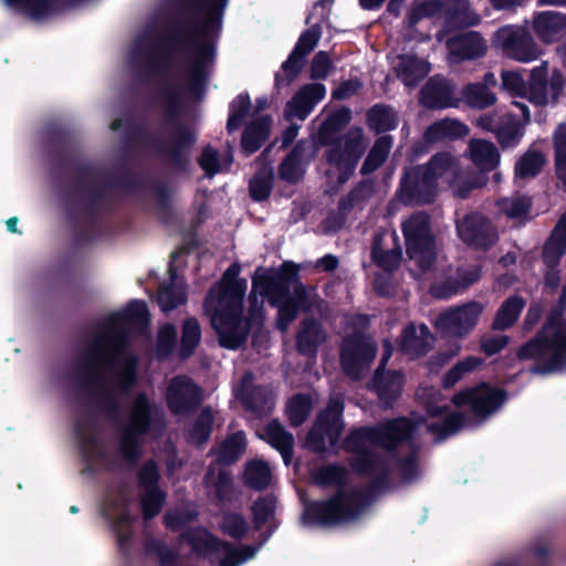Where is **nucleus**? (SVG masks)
<instances>
[{"mask_svg": "<svg viewBox=\"0 0 566 566\" xmlns=\"http://www.w3.org/2000/svg\"><path fill=\"white\" fill-rule=\"evenodd\" d=\"M242 128L239 142H270L274 128V117L272 115L250 116Z\"/></svg>", "mask_w": 566, "mask_h": 566, "instance_id": "3c124183", "label": "nucleus"}, {"mask_svg": "<svg viewBox=\"0 0 566 566\" xmlns=\"http://www.w3.org/2000/svg\"><path fill=\"white\" fill-rule=\"evenodd\" d=\"M566 253V211L557 221L549 239L543 247V260L549 265L558 264L560 258Z\"/></svg>", "mask_w": 566, "mask_h": 566, "instance_id": "c03bdc74", "label": "nucleus"}, {"mask_svg": "<svg viewBox=\"0 0 566 566\" xmlns=\"http://www.w3.org/2000/svg\"><path fill=\"white\" fill-rule=\"evenodd\" d=\"M470 159L481 171L490 172L500 164V153L495 144H469Z\"/></svg>", "mask_w": 566, "mask_h": 566, "instance_id": "bf43d9fd", "label": "nucleus"}, {"mask_svg": "<svg viewBox=\"0 0 566 566\" xmlns=\"http://www.w3.org/2000/svg\"><path fill=\"white\" fill-rule=\"evenodd\" d=\"M374 185L369 180H360L348 193L342 197L337 205V210L348 218L352 210L365 202L373 193Z\"/></svg>", "mask_w": 566, "mask_h": 566, "instance_id": "338daca9", "label": "nucleus"}, {"mask_svg": "<svg viewBox=\"0 0 566 566\" xmlns=\"http://www.w3.org/2000/svg\"><path fill=\"white\" fill-rule=\"evenodd\" d=\"M463 101L472 108L485 109L496 103V95L480 83H468L461 91Z\"/></svg>", "mask_w": 566, "mask_h": 566, "instance_id": "0e129e2a", "label": "nucleus"}, {"mask_svg": "<svg viewBox=\"0 0 566 566\" xmlns=\"http://www.w3.org/2000/svg\"><path fill=\"white\" fill-rule=\"evenodd\" d=\"M166 405L174 416L195 413L205 400V391L187 375L174 376L166 389Z\"/></svg>", "mask_w": 566, "mask_h": 566, "instance_id": "2eb2a0df", "label": "nucleus"}, {"mask_svg": "<svg viewBox=\"0 0 566 566\" xmlns=\"http://www.w3.org/2000/svg\"><path fill=\"white\" fill-rule=\"evenodd\" d=\"M400 123L398 111L385 103H376L366 112V126L370 133L378 136L375 142H392L387 133L395 130Z\"/></svg>", "mask_w": 566, "mask_h": 566, "instance_id": "c85d7f7f", "label": "nucleus"}, {"mask_svg": "<svg viewBox=\"0 0 566 566\" xmlns=\"http://www.w3.org/2000/svg\"><path fill=\"white\" fill-rule=\"evenodd\" d=\"M203 486L211 494V501L217 506L231 505L239 496L232 473L226 468L216 470L211 463L203 475Z\"/></svg>", "mask_w": 566, "mask_h": 566, "instance_id": "bb28decb", "label": "nucleus"}, {"mask_svg": "<svg viewBox=\"0 0 566 566\" xmlns=\"http://www.w3.org/2000/svg\"><path fill=\"white\" fill-rule=\"evenodd\" d=\"M405 377L398 370H375L371 379V388L376 392L382 409L392 408L400 398Z\"/></svg>", "mask_w": 566, "mask_h": 566, "instance_id": "c756f323", "label": "nucleus"}, {"mask_svg": "<svg viewBox=\"0 0 566 566\" xmlns=\"http://www.w3.org/2000/svg\"><path fill=\"white\" fill-rule=\"evenodd\" d=\"M144 552L147 556L155 555L159 566H178L180 556L178 551L168 547V545L160 539L149 537L144 542Z\"/></svg>", "mask_w": 566, "mask_h": 566, "instance_id": "774afa93", "label": "nucleus"}, {"mask_svg": "<svg viewBox=\"0 0 566 566\" xmlns=\"http://www.w3.org/2000/svg\"><path fill=\"white\" fill-rule=\"evenodd\" d=\"M431 333L426 324L419 326V333L415 324H408L401 333L400 349L405 354L417 357L424 356L429 352V338Z\"/></svg>", "mask_w": 566, "mask_h": 566, "instance_id": "a19ab883", "label": "nucleus"}, {"mask_svg": "<svg viewBox=\"0 0 566 566\" xmlns=\"http://www.w3.org/2000/svg\"><path fill=\"white\" fill-rule=\"evenodd\" d=\"M437 191L434 177L418 165L403 170L397 197L407 206H421L432 203Z\"/></svg>", "mask_w": 566, "mask_h": 566, "instance_id": "4468645a", "label": "nucleus"}, {"mask_svg": "<svg viewBox=\"0 0 566 566\" xmlns=\"http://www.w3.org/2000/svg\"><path fill=\"white\" fill-rule=\"evenodd\" d=\"M161 474L159 465L154 459L144 462L137 472V483L143 491L140 509L146 521L155 518L167 501V493L159 486Z\"/></svg>", "mask_w": 566, "mask_h": 566, "instance_id": "dca6fc26", "label": "nucleus"}, {"mask_svg": "<svg viewBox=\"0 0 566 566\" xmlns=\"http://www.w3.org/2000/svg\"><path fill=\"white\" fill-rule=\"evenodd\" d=\"M325 339L326 335L322 323L314 317H305L301 321L295 336L296 350L302 356L315 357Z\"/></svg>", "mask_w": 566, "mask_h": 566, "instance_id": "72a5a7b5", "label": "nucleus"}, {"mask_svg": "<svg viewBox=\"0 0 566 566\" xmlns=\"http://www.w3.org/2000/svg\"><path fill=\"white\" fill-rule=\"evenodd\" d=\"M395 70L397 77L407 87H416L429 74L430 65L417 55L401 54Z\"/></svg>", "mask_w": 566, "mask_h": 566, "instance_id": "4c0bfd02", "label": "nucleus"}, {"mask_svg": "<svg viewBox=\"0 0 566 566\" xmlns=\"http://www.w3.org/2000/svg\"><path fill=\"white\" fill-rule=\"evenodd\" d=\"M214 417L210 407H205L187 433L189 443L200 447L207 443L213 430Z\"/></svg>", "mask_w": 566, "mask_h": 566, "instance_id": "6e6d98bb", "label": "nucleus"}, {"mask_svg": "<svg viewBox=\"0 0 566 566\" xmlns=\"http://www.w3.org/2000/svg\"><path fill=\"white\" fill-rule=\"evenodd\" d=\"M201 340V326L196 317L182 322L178 355L181 359L191 357Z\"/></svg>", "mask_w": 566, "mask_h": 566, "instance_id": "4d7b16f0", "label": "nucleus"}, {"mask_svg": "<svg viewBox=\"0 0 566 566\" xmlns=\"http://www.w3.org/2000/svg\"><path fill=\"white\" fill-rule=\"evenodd\" d=\"M243 389L241 401L245 410L251 411L256 417H263L273 409L269 390L260 385L245 386L243 378Z\"/></svg>", "mask_w": 566, "mask_h": 566, "instance_id": "37998d69", "label": "nucleus"}, {"mask_svg": "<svg viewBox=\"0 0 566 566\" xmlns=\"http://www.w3.org/2000/svg\"><path fill=\"white\" fill-rule=\"evenodd\" d=\"M130 146L132 144H125ZM158 146V153L166 157V164L177 174L189 172V155L186 146L191 144H154Z\"/></svg>", "mask_w": 566, "mask_h": 566, "instance_id": "5fc2aeb1", "label": "nucleus"}, {"mask_svg": "<svg viewBox=\"0 0 566 566\" xmlns=\"http://www.w3.org/2000/svg\"><path fill=\"white\" fill-rule=\"evenodd\" d=\"M325 146L326 144H314ZM325 151L326 163L338 172L337 184H346L354 175L358 161L363 157L368 144H328Z\"/></svg>", "mask_w": 566, "mask_h": 566, "instance_id": "a878e982", "label": "nucleus"}, {"mask_svg": "<svg viewBox=\"0 0 566 566\" xmlns=\"http://www.w3.org/2000/svg\"><path fill=\"white\" fill-rule=\"evenodd\" d=\"M447 46L454 61H474L485 55L488 46L485 40L476 31H468L450 38Z\"/></svg>", "mask_w": 566, "mask_h": 566, "instance_id": "7c9ffc66", "label": "nucleus"}, {"mask_svg": "<svg viewBox=\"0 0 566 566\" xmlns=\"http://www.w3.org/2000/svg\"><path fill=\"white\" fill-rule=\"evenodd\" d=\"M374 432L373 426L354 428L343 440L342 448L353 454L348 464L357 475L369 476L374 474L376 468L382 462V457L378 452L366 447V442L376 447Z\"/></svg>", "mask_w": 566, "mask_h": 566, "instance_id": "ddd939ff", "label": "nucleus"}, {"mask_svg": "<svg viewBox=\"0 0 566 566\" xmlns=\"http://www.w3.org/2000/svg\"><path fill=\"white\" fill-rule=\"evenodd\" d=\"M182 541L190 545L192 552L198 556L219 552L221 539L208 531L200 533L198 530H188L181 534Z\"/></svg>", "mask_w": 566, "mask_h": 566, "instance_id": "864d4df0", "label": "nucleus"}, {"mask_svg": "<svg viewBox=\"0 0 566 566\" xmlns=\"http://www.w3.org/2000/svg\"><path fill=\"white\" fill-rule=\"evenodd\" d=\"M222 13L223 9L216 6L208 10L207 17L201 23L174 18L169 23L167 35L160 42L158 49L150 52L147 56L149 66L153 70H157L164 65L163 52H184L191 49L195 56L188 70V82L184 93L198 102L206 94L209 67L216 59L214 39L219 35L222 28Z\"/></svg>", "mask_w": 566, "mask_h": 566, "instance_id": "f03ea898", "label": "nucleus"}, {"mask_svg": "<svg viewBox=\"0 0 566 566\" xmlns=\"http://www.w3.org/2000/svg\"><path fill=\"white\" fill-rule=\"evenodd\" d=\"M441 17L449 30L474 27L481 22V17L471 8L469 0H442Z\"/></svg>", "mask_w": 566, "mask_h": 566, "instance_id": "473e14b6", "label": "nucleus"}, {"mask_svg": "<svg viewBox=\"0 0 566 566\" xmlns=\"http://www.w3.org/2000/svg\"><path fill=\"white\" fill-rule=\"evenodd\" d=\"M482 312L483 305L471 301L440 313L436 327L442 334L463 337L476 326Z\"/></svg>", "mask_w": 566, "mask_h": 566, "instance_id": "4be33fe9", "label": "nucleus"}, {"mask_svg": "<svg viewBox=\"0 0 566 566\" xmlns=\"http://www.w3.org/2000/svg\"><path fill=\"white\" fill-rule=\"evenodd\" d=\"M241 266L232 263L205 297L206 311L211 312V324L221 347L237 350L251 333L254 316H243L247 280L240 279Z\"/></svg>", "mask_w": 566, "mask_h": 566, "instance_id": "20e7f679", "label": "nucleus"}, {"mask_svg": "<svg viewBox=\"0 0 566 566\" xmlns=\"http://www.w3.org/2000/svg\"><path fill=\"white\" fill-rule=\"evenodd\" d=\"M273 186V168L268 164H263L256 169L249 181V196L254 202H263L270 198Z\"/></svg>", "mask_w": 566, "mask_h": 566, "instance_id": "09e8293b", "label": "nucleus"}, {"mask_svg": "<svg viewBox=\"0 0 566 566\" xmlns=\"http://www.w3.org/2000/svg\"><path fill=\"white\" fill-rule=\"evenodd\" d=\"M252 102L248 92L238 94L229 103L228 119L226 129L229 135L239 132L251 116Z\"/></svg>", "mask_w": 566, "mask_h": 566, "instance_id": "a18cd8bd", "label": "nucleus"}, {"mask_svg": "<svg viewBox=\"0 0 566 566\" xmlns=\"http://www.w3.org/2000/svg\"><path fill=\"white\" fill-rule=\"evenodd\" d=\"M406 252L419 269L426 273L437 261L436 239L431 232V221L426 212H415L401 224Z\"/></svg>", "mask_w": 566, "mask_h": 566, "instance_id": "1a4fd4ad", "label": "nucleus"}, {"mask_svg": "<svg viewBox=\"0 0 566 566\" xmlns=\"http://www.w3.org/2000/svg\"><path fill=\"white\" fill-rule=\"evenodd\" d=\"M374 427L376 447L386 450L389 453L410 442L417 431V423L406 416L385 419Z\"/></svg>", "mask_w": 566, "mask_h": 566, "instance_id": "393cba45", "label": "nucleus"}, {"mask_svg": "<svg viewBox=\"0 0 566 566\" xmlns=\"http://www.w3.org/2000/svg\"><path fill=\"white\" fill-rule=\"evenodd\" d=\"M111 189H119L137 198L149 193L156 200V207L160 217L164 219L170 214L171 188L167 178H155L149 172H134L125 169L119 176L106 180L87 192H85V189L80 190L86 195L85 214L88 219V227H75L74 240L77 244L93 241L97 231L99 216L103 210L108 208L107 191ZM67 216L74 224H77L76 216L72 209H67Z\"/></svg>", "mask_w": 566, "mask_h": 566, "instance_id": "7ed1b4c3", "label": "nucleus"}, {"mask_svg": "<svg viewBox=\"0 0 566 566\" xmlns=\"http://www.w3.org/2000/svg\"><path fill=\"white\" fill-rule=\"evenodd\" d=\"M503 213L511 220L528 221L532 219L531 211L533 199L527 195H516L510 198H503L499 201Z\"/></svg>", "mask_w": 566, "mask_h": 566, "instance_id": "e2e57ef3", "label": "nucleus"}, {"mask_svg": "<svg viewBox=\"0 0 566 566\" xmlns=\"http://www.w3.org/2000/svg\"><path fill=\"white\" fill-rule=\"evenodd\" d=\"M453 87L448 80L433 76L420 90V103L428 108L452 106Z\"/></svg>", "mask_w": 566, "mask_h": 566, "instance_id": "f704fd0d", "label": "nucleus"}, {"mask_svg": "<svg viewBox=\"0 0 566 566\" xmlns=\"http://www.w3.org/2000/svg\"><path fill=\"white\" fill-rule=\"evenodd\" d=\"M114 132L122 130L126 137L123 142H138L148 133V123L144 115L136 113L125 114L123 117L116 118L111 124ZM148 142H159L158 139H149Z\"/></svg>", "mask_w": 566, "mask_h": 566, "instance_id": "49530a36", "label": "nucleus"}, {"mask_svg": "<svg viewBox=\"0 0 566 566\" xmlns=\"http://www.w3.org/2000/svg\"><path fill=\"white\" fill-rule=\"evenodd\" d=\"M150 319L147 303L144 300H132L126 307L111 314L104 323V331L97 333L83 352L76 380L82 389L92 392L97 389L101 396L95 401V409L111 420H117L120 403L117 397L106 389L102 367H117L115 387L122 394H128L138 382V358L129 350L128 333L119 325L145 327Z\"/></svg>", "mask_w": 566, "mask_h": 566, "instance_id": "f257e3e1", "label": "nucleus"}, {"mask_svg": "<svg viewBox=\"0 0 566 566\" xmlns=\"http://www.w3.org/2000/svg\"><path fill=\"white\" fill-rule=\"evenodd\" d=\"M321 34V27L318 24L301 33L294 49L281 65L283 74H275L274 80L276 87H285L294 82L305 66L306 56L317 45Z\"/></svg>", "mask_w": 566, "mask_h": 566, "instance_id": "6ab92c4d", "label": "nucleus"}, {"mask_svg": "<svg viewBox=\"0 0 566 566\" xmlns=\"http://www.w3.org/2000/svg\"><path fill=\"white\" fill-rule=\"evenodd\" d=\"M166 428L163 410L144 391L138 392L127 411V420L118 431L119 453L129 465L137 464L142 457L144 438L160 434Z\"/></svg>", "mask_w": 566, "mask_h": 566, "instance_id": "423d86ee", "label": "nucleus"}, {"mask_svg": "<svg viewBox=\"0 0 566 566\" xmlns=\"http://www.w3.org/2000/svg\"><path fill=\"white\" fill-rule=\"evenodd\" d=\"M312 408L313 401L310 395L301 392L293 395L285 408L290 426L293 428L302 426L310 417Z\"/></svg>", "mask_w": 566, "mask_h": 566, "instance_id": "680f3d73", "label": "nucleus"}, {"mask_svg": "<svg viewBox=\"0 0 566 566\" xmlns=\"http://www.w3.org/2000/svg\"><path fill=\"white\" fill-rule=\"evenodd\" d=\"M377 344L361 332L346 336L339 349L343 373L352 380H360L377 355Z\"/></svg>", "mask_w": 566, "mask_h": 566, "instance_id": "f8f14e48", "label": "nucleus"}, {"mask_svg": "<svg viewBox=\"0 0 566 566\" xmlns=\"http://www.w3.org/2000/svg\"><path fill=\"white\" fill-rule=\"evenodd\" d=\"M300 280V266L292 261H284L277 270H270L252 279L253 290H258L269 301L286 296Z\"/></svg>", "mask_w": 566, "mask_h": 566, "instance_id": "5701e85b", "label": "nucleus"}, {"mask_svg": "<svg viewBox=\"0 0 566 566\" xmlns=\"http://www.w3.org/2000/svg\"><path fill=\"white\" fill-rule=\"evenodd\" d=\"M366 506L363 490L337 489L326 499L306 501L301 520L308 527L331 528L357 518Z\"/></svg>", "mask_w": 566, "mask_h": 566, "instance_id": "0eeeda50", "label": "nucleus"}, {"mask_svg": "<svg viewBox=\"0 0 566 566\" xmlns=\"http://www.w3.org/2000/svg\"><path fill=\"white\" fill-rule=\"evenodd\" d=\"M525 301L520 295L507 297L499 307L492 322V329L505 331L511 328L518 319Z\"/></svg>", "mask_w": 566, "mask_h": 566, "instance_id": "de8ad7c7", "label": "nucleus"}, {"mask_svg": "<svg viewBox=\"0 0 566 566\" xmlns=\"http://www.w3.org/2000/svg\"><path fill=\"white\" fill-rule=\"evenodd\" d=\"M292 289L293 292L289 290L286 296H277L270 301L271 305L277 307L276 326L281 331H285L300 312L310 313L314 306V298H318L315 292L313 295L310 293L304 283L294 284Z\"/></svg>", "mask_w": 566, "mask_h": 566, "instance_id": "b1692460", "label": "nucleus"}, {"mask_svg": "<svg viewBox=\"0 0 566 566\" xmlns=\"http://www.w3.org/2000/svg\"><path fill=\"white\" fill-rule=\"evenodd\" d=\"M476 125L496 137V142H513L524 134V126L517 114L489 113L476 119Z\"/></svg>", "mask_w": 566, "mask_h": 566, "instance_id": "cd10ccee", "label": "nucleus"}, {"mask_svg": "<svg viewBox=\"0 0 566 566\" xmlns=\"http://www.w3.org/2000/svg\"><path fill=\"white\" fill-rule=\"evenodd\" d=\"M566 293H562L536 335L517 350L520 360H535L531 371L549 375L566 370Z\"/></svg>", "mask_w": 566, "mask_h": 566, "instance_id": "39448f33", "label": "nucleus"}, {"mask_svg": "<svg viewBox=\"0 0 566 566\" xmlns=\"http://www.w3.org/2000/svg\"><path fill=\"white\" fill-rule=\"evenodd\" d=\"M326 87L322 83H310L298 88L291 101L286 103L285 112L304 120L314 107L325 97Z\"/></svg>", "mask_w": 566, "mask_h": 566, "instance_id": "2f4dec72", "label": "nucleus"}, {"mask_svg": "<svg viewBox=\"0 0 566 566\" xmlns=\"http://www.w3.org/2000/svg\"><path fill=\"white\" fill-rule=\"evenodd\" d=\"M493 41L506 57L515 61L531 62L541 54L533 36L523 28L502 27L494 33Z\"/></svg>", "mask_w": 566, "mask_h": 566, "instance_id": "aec40b11", "label": "nucleus"}, {"mask_svg": "<svg viewBox=\"0 0 566 566\" xmlns=\"http://www.w3.org/2000/svg\"><path fill=\"white\" fill-rule=\"evenodd\" d=\"M459 238L468 247L486 251L499 240L496 227L485 214L474 211L465 214L457 222Z\"/></svg>", "mask_w": 566, "mask_h": 566, "instance_id": "a211bd4d", "label": "nucleus"}, {"mask_svg": "<svg viewBox=\"0 0 566 566\" xmlns=\"http://www.w3.org/2000/svg\"><path fill=\"white\" fill-rule=\"evenodd\" d=\"M344 403L340 400H331L322 410L305 437V447L314 453H325L327 447L325 438L331 447H336L344 431Z\"/></svg>", "mask_w": 566, "mask_h": 566, "instance_id": "9b49d317", "label": "nucleus"}, {"mask_svg": "<svg viewBox=\"0 0 566 566\" xmlns=\"http://www.w3.org/2000/svg\"><path fill=\"white\" fill-rule=\"evenodd\" d=\"M501 88L515 97H527L535 106L557 105L566 86V78L559 69L548 75V62L535 66L526 82L516 71H502Z\"/></svg>", "mask_w": 566, "mask_h": 566, "instance_id": "6e6552de", "label": "nucleus"}, {"mask_svg": "<svg viewBox=\"0 0 566 566\" xmlns=\"http://www.w3.org/2000/svg\"><path fill=\"white\" fill-rule=\"evenodd\" d=\"M261 438L281 454L286 467L292 463L295 439L277 419H272L265 424L264 434Z\"/></svg>", "mask_w": 566, "mask_h": 566, "instance_id": "c9c22d12", "label": "nucleus"}, {"mask_svg": "<svg viewBox=\"0 0 566 566\" xmlns=\"http://www.w3.org/2000/svg\"><path fill=\"white\" fill-rule=\"evenodd\" d=\"M507 399V391L488 382L461 390L453 395L451 401L457 407L470 406L471 411L481 418L495 412Z\"/></svg>", "mask_w": 566, "mask_h": 566, "instance_id": "f3484780", "label": "nucleus"}, {"mask_svg": "<svg viewBox=\"0 0 566 566\" xmlns=\"http://www.w3.org/2000/svg\"><path fill=\"white\" fill-rule=\"evenodd\" d=\"M52 156V166L61 174L73 171L74 184L77 190H83L88 181L98 176L96 167L84 160L72 147V144H49Z\"/></svg>", "mask_w": 566, "mask_h": 566, "instance_id": "412c9836", "label": "nucleus"}, {"mask_svg": "<svg viewBox=\"0 0 566 566\" xmlns=\"http://www.w3.org/2000/svg\"><path fill=\"white\" fill-rule=\"evenodd\" d=\"M347 471L338 463H329L319 467L312 474L313 482L322 488L336 486L345 489Z\"/></svg>", "mask_w": 566, "mask_h": 566, "instance_id": "69168bd1", "label": "nucleus"}, {"mask_svg": "<svg viewBox=\"0 0 566 566\" xmlns=\"http://www.w3.org/2000/svg\"><path fill=\"white\" fill-rule=\"evenodd\" d=\"M533 30L543 42H556L566 30V14L555 11L541 12L534 19Z\"/></svg>", "mask_w": 566, "mask_h": 566, "instance_id": "58836bf2", "label": "nucleus"}, {"mask_svg": "<svg viewBox=\"0 0 566 566\" xmlns=\"http://www.w3.org/2000/svg\"><path fill=\"white\" fill-rule=\"evenodd\" d=\"M467 422L468 418L463 412L454 411L447 415L442 421L430 422L427 429L434 434L436 442H442L465 427Z\"/></svg>", "mask_w": 566, "mask_h": 566, "instance_id": "052dcab7", "label": "nucleus"}, {"mask_svg": "<svg viewBox=\"0 0 566 566\" xmlns=\"http://www.w3.org/2000/svg\"><path fill=\"white\" fill-rule=\"evenodd\" d=\"M469 127L458 119L444 118L428 126L423 134V142H454L464 138Z\"/></svg>", "mask_w": 566, "mask_h": 566, "instance_id": "ea45409f", "label": "nucleus"}, {"mask_svg": "<svg viewBox=\"0 0 566 566\" xmlns=\"http://www.w3.org/2000/svg\"><path fill=\"white\" fill-rule=\"evenodd\" d=\"M150 104L160 106L164 113V126L170 133L168 142H195L196 135L184 122L187 112L185 95L177 87H158L150 97Z\"/></svg>", "mask_w": 566, "mask_h": 566, "instance_id": "9d476101", "label": "nucleus"}, {"mask_svg": "<svg viewBox=\"0 0 566 566\" xmlns=\"http://www.w3.org/2000/svg\"><path fill=\"white\" fill-rule=\"evenodd\" d=\"M392 240L395 242V247L389 250L384 249V234L376 233L371 240V261L377 268L389 273L399 268L402 259V250L397 243L398 238L395 233L392 234Z\"/></svg>", "mask_w": 566, "mask_h": 566, "instance_id": "e433bc0d", "label": "nucleus"}, {"mask_svg": "<svg viewBox=\"0 0 566 566\" xmlns=\"http://www.w3.org/2000/svg\"><path fill=\"white\" fill-rule=\"evenodd\" d=\"M232 163L233 149L231 144H227V150L222 156H220L219 151L212 148L210 144H207L198 158V164L208 178H212L220 172L229 171Z\"/></svg>", "mask_w": 566, "mask_h": 566, "instance_id": "79ce46f5", "label": "nucleus"}, {"mask_svg": "<svg viewBox=\"0 0 566 566\" xmlns=\"http://www.w3.org/2000/svg\"><path fill=\"white\" fill-rule=\"evenodd\" d=\"M272 473L269 464L263 460H253L247 463L243 472V482L250 489L262 491L269 488Z\"/></svg>", "mask_w": 566, "mask_h": 566, "instance_id": "13d9d810", "label": "nucleus"}, {"mask_svg": "<svg viewBox=\"0 0 566 566\" xmlns=\"http://www.w3.org/2000/svg\"><path fill=\"white\" fill-rule=\"evenodd\" d=\"M247 448L245 434L237 431L227 437L219 446L217 461L222 465H231L239 461Z\"/></svg>", "mask_w": 566, "mask_h": 566, "instance_id": "603ef678", "label": "nucleus"}, {"mask_svg": "<svg viewBox=\"0 0 566 566\" xmlns=\"http://www.w3.org/2000/svg\"><path fill=\"white\" fill-rule=\"evenodd\" d=\"M304 144H295L279 166L277 174L283 181L296 185L304 176L302 167Z\"/></svg>", "mask_w": 566, "mask_h": 566, "instance_id": "8fccbe9b", "label": "nucleus"}]
</instances>
